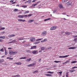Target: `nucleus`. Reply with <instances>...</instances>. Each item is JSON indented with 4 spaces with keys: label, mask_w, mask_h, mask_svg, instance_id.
<instances>
[{
    "label": "nucleus",
    "mask_w": 77,
    "mask_h": 77,
    "mask_svg": "<svg viewBox=\"0 0 77 77\" xmlns=\"http://www.w3.org/2000/svg\"><path fill=\"white\" fill-rule=\"evenodd\" d=\"M47 31H44L42 32L41 35L42 36H45L47 35Z\"/></svg>",
    "instance_id": "f257e3e1"
},
{
    "label": "nucleus",
    "mask_w": 77,
    "mask_h": 77,
    "mask_svg": "<svg viewBox=\"0 0 77 77\" xmlns=\"http://www.w3.org/2000/svg\"><path fill=\"white\" fill-rule=\"evenodd\" d=\"M30 41H31V42H35L36 41V40L35 39V38L33 37H31L30 38Z\"/></svg>",
    "instance_id": "f03ea898"
},
{
    "label": "nucleus",
    "mask_w": 77,
    "mask_h": 77,
    "mask_svg": "<svg viewBox=\"0 0 77 77\" xmlns=\"http://www.w3.org/2000/svg\"><path fill=\"white\" fill-rule=\"evenodd\" d=\"M32 53L34 54H37L38 53V51L37 50H34L32 51Z\"/></svg>",
    "instance_id": "7ed1b4c3"
},
{
    "label": "nucleus",
    "mask_w": 77,
    "mask_h": 77,
    "mask_svg": "<svg viewBox=\"0 0 77 77\" xmlns=\"http://www.w3.org/2000/svg\"><path fill=\"white\" fill-rule=\"evenodd\" d=\"M57 28V26H54L50 28L51 30H56V29Z\"/></svg>",
    "instance_id": "20e7f679"
},
{
    "label": "nucleus",
    "mask_w": 77,
    "mask_h": 77,
    "mask_svg": "<svg viewBox=\"0 0 77 77\" xmlns=\"http://www.w3.org/2000/svg\"><path fill=\"white\" fill-rule=\"evenodd\" d=\"M28 38H23L22 37H19L18 38V40L19 41H21L22 40H24V39H27Z\"/></svg>",
    "instance_id": "39448f33"
},
{
    "label": "nucleus",
    "mask_w": 77,
    "mask_h": 77,
    "mask_svg": "<svg viewBox=\"0 0 77 77\" xmlns=\"http://www.w3.org/2000/svg\"><path fill=\"white\" fill-rule=\"evenodd\" d=\"M69 55H66L65 56H59V58H64L65 57H68Z\"/></svg>",
    "instance_id": "423d86ee"
},
{
    "label": "nucleus",
    "mask_w": 77,
    "mask_h": 77,
    "mask_svg": "<svg viewBox=\"0 0 77 77\" xmlns=\"http://www.w3.org/2000/svg\"><path fill=\"white\" fill-rule=\"evenodd\" d=\"M40 2H40V1H39L35 4H32V6H33V7H35V6H36V5H38V4H39V3H40Z\"/></svg>",
    "instance_id": "0eeeda50"
},
{
    "label": "nucleus",
    "mask_w": 77,
    "mask_h": 77,
    "mask_svg": "<svg viewBox=\"0 0 77 77\" xmlns=\"http://www.w3.org/2000/svg\"><path fill=\"white\" fill-rule=\"evenodd\" d=\"M9 53L10 55H13V51L12 50H10L9 52Z\"/></svg>",
    "instance_id": "6e6552de"
},
{
    "label": "nucleus",
    "mask_w": 77,
    "mask_h": 77,
    "mask_svg": "<svg viewBox=\"0 0 77 77\" xmlns=\"http://www.w3.org/2000/svg\"><path fill=\"white\" fill-rule=\"evenodd\" d=\"M32 60V59H31V58H29V59H28L27 60H25L26 62H30V61H31Z\"/></svg>",
    "instance_id": "1a4fd4ad"
},
{
    "label": "nucleus",
    "mask_w": 77,
    "mask_h": 77,
    "mask_svg": "<svg viewBox=\"0 0 77 77\" xmlns=\"http://www.w3.org/2000/svg\"><path fill=\"white\" fill-rule=\"evenodd\" d=\"M77 48V46H76L75 47H70V48H68V49L74 50V49H75V48Z\"/></svg>",
    "instance_id": "9d476101"
},
{
    "label": "nucleus",
    "mask_w": 77,
    "mask_h": 77,
    "mask_svg": "<svg viewBox=\"0 0 77 77\" xmlns=\"http://www.w3.org/2000/svg\"><path fill=\"white\" fill-rule=\"evenodd\" d=\"M18 18L20 19L23 18V15H19L18 16Z\"/></svg>",
    "instance_id": "9b49d317"
},
{
    "label": "nucleus",
    "mask_w": 77,
    "mask_h": 77,
    "mask_svg": "<svg viewBox=\"0 0 77 77\" xmlns=\"http://www.w3.org/2000/svg\"><path fill=\"white\" fill-rule=\"evenodd\" d=\"M33 21H34V20H29L28 21V23H31Z\"/></svg>",
    "instance_id": "f8f14e48"
},
{
    "label": "nucleus",
    "mask_w": 77,
    "mask_h": 77,
    "mask_svg": "<svg viewBox=\"0 0 77 77\" xmlns=\"http://www.w3.org/2000/svg\"><path fill=\"white\" fill-rule=\"evenodd\" d=\"M7 59H8V60H12L14 59V58H11L9 57H7Z\"/></svg>",
    "instance_id": "ddd939ff"
},
{
    "label": "nucleus",
    "mask_w": 77,
    "mask_h": 77,
    "mask_svg": "<svg viewBox=\"0 0 77 77\" xmlns=\"http://www.w3.org/2000/svg\"><path fill=\"white\" fill-rule=\"evenodd\" d=\"M16 42V40H13L11 42H9V43H14Z\"/></svg>",
    "instance_id": "4468645a"
},
{
    "label": "nucleus",
    "mask_w": 77,
    "mask_h": 77,
    "mask_svg": "<svg viewBox=\"0 0 77 77\" xmlns=\"http://www.w3.org/2000/svg\"><path fill=\"white\" fill-rule=\"evenodd\" d=\"M45 75L46 76H48V77H51V76H52V75L50 74H45Z\"/></svg>",
    "instance_id": "2eb2a0df"
},
{
    "label": "nucleus",
    "mask_w": 77,
    "mask_h": 77,
    "mask_svg": "<svg viewBox=\"0 0 77 77\" xmlns=\"http://www.w3.org/2000/svg\"><path fill=\"white\" fill-rule=\"evenodd\" d=\"M67 1H68V0H62V2L63 3H65Z\"/></svg>",
    "instance_id": "dca6fc26"
},
{
    "label": "nucleus",
    "mask_w": 77,
    "mask_h": 77,
    "mask_svg": "<svg viewBox=\"0 0 77 77\" xmlns=\"http://www.w3.org/2000/svg\"><path fill=\"white\" fill-rule=\"evenodd\" d=\"M75 71V70L73 69V70H69V72H74Z\"/></svg>",
    "instance_id": "f3484780"
},
{
    "label": "nucleus",
    "mask_w": 77,
    "mask_h": 77,
    "mask_svg": "<svg viewBox=\"0 0 77 77\" xmlns=\"http://www.w3.org/2000/svg\"><path fill=\"white\" fill-rule=\"evenodd\" d=\"M71 4H72L71 2H67V3H66V4L68 5H71Z\"/></svg>",
    "instance_id": "a211bd4d"
},
{
    "label": "nucleus",
    "mask_w": 77,
    "mask_h": 77,
    "mask_svg": "<svg viewBox=\"0 0 77 77\" xmlns=\"http://www.w3.org/2000/svg\"><path fill=\"white\" fill-rule=\"evenodd\" d=\"M51 20V18H50L48 19H45L44 20L45 21H48V20Z\"/></svg>",
    "instance_id": "6ab92c4d"
},
{
    "label": "nucleus",
    "mask_w": 77,
    "mask_h": 77,
    "mask_svg": "<svg viewBox=\"0 0 77 77\" xmlns=\"http://www.w3.org/2000/svg\"><path fill=\"white\" fill-rule=\"evenodd\" d=\"M36 63L35 62L34 63H32V64H31V66H33Z\"/></svg>",
    "instance_id": "aec40b11"
},
{
    "label": "nucleus",
    "mask_w": 77,
    "mask_h": 77,
    "mask_svg": "<svg viewBox=\"0 0 77 77\" xmlns=\"http://www.w3.org/2000/svg\"><path fill=\"white\" fill-rule=\"evenodd\" d=\"M65 34H66L67 35H70V34H71V33H70L69 32H65Z\"/></svg>",
    "instance_id": "412c9836"
},
{
    "label": "nucleus",
    "mask_w": 77,
    "mask_h": 77,
    "mask_svg": "<svg viewBox=\"0 0 77 77\" xmlns=\"http://www.w3.org/2000/svg\"><path fill=\"white\" fill-rule=\"evenodd\" d=\"M58 6L59 7H60V8H63V6H62V5L61 4H60Z\"/></svg>",
    "instance_id": "4be33fe9"
},
{
    "label": "nucleus",
    "mask_w": 77,
    "mask_h": 77,
    "mask_svg": "<svg viewBox=\"0 0 77 77\" xmlns=\"http://www.w3.org/2000/svg\"><path fill=\"white\" fill-rule=\"evenodd\" d=\"M15 64H17V65H21V63L20 62H16L15 63Z\"/></svg>",
    "instance_id": "5701e85b"
},
{
    "label": "nucleus",
    "mask_w": 77,
    "mask_h": 77,
    "mask_svg": "<svg viewBox=\"0 0 77 77\" xmlns=\"http://www.w3.org/2000/svg\"><path fill=\"white\" fill-rule=\"evenodd\" d=\"M0 63H2V62H5V60L2 59L0 60Z\"/></svg>",
    "instance_id": "b1692460"
},
{
    "label": "nucleus",
    "mask_w": 77,
    "mask_h": 77,
    "mask_svg": "<svg viewBox=\"0 0 77 77\" xmlns=\"http://www.w3.org/2000/svg\"><path fill=\"white\" fill-rule=\"evenodd\" d=\"M77 61L76 60L73 61H72L71 63H77Z\"/></svg>",
    "instance_id": "393cba45"
},
{
    "label": "nucleus",
    "mask_w": 77,
    "mask_h": 77,
    "mask_svg": "<svg viewBox=\"0 0 77 77\" xmlns=\"http://www.w3.org/2000/svg\"><path fill=\"white\" fill-rule=\"evenodd\" d=\"M8 51H5V55H8Z\"/></svg>",
    "instance_id": "a878e982"
},
{
    "label": "nucleus",
    "mask_w": 77,
    "mask_h": 77,
    "mask_svg": "<svg viewBox=\"0 0 77 77\" xmlns=\"http://www.w3.org/2000/svg\"><path fill=\"white\" fill-rule=\"evenodd\" d=\"M0 38L1 39H5L6 38V37L5 36H0Z\"/></svg>",
    "instance_id": "bb28decb"
},
{
    "label": "nucleus",
    "mask_w": 77,
    "mask_h": 77,
    "mask_svg": "<svg viewBox=\"0 0 77 77\" xmlns=\"http://www.w3.org/2000/svg\"><path fill=\"white\" fill-rule=\"evenodd\" d=\"M38 71H39L38 70H36L34 71H33L32 72H33V73H36V72H38Z\"/></svg>",
    "instance_id": "cd10ccee"
},
{
    "label": "nucleus",
    "mask_w": 77,
    "mask_h": 77,
    "mask_svg": "<svg viewBox=\"0 0 77 77\" xmlns=\"http://www.w3.org/2000/svg\"><path fill=\"white\" fill-rule=\"evenodd\" d=\"M43 39V38H39V39H37L35 41H41V40H42Z\"/></svg>",
    "instance_id": "c85d7f7f"
},
{
    "label": "nucleus",
    "mask_w": 77,
    "mask_h": 77,
    "mask_svg": "<svg viewBox=\"0 0 77 77\" xmlns=\"http://www.w3.org/2000/svg\"><path fill=\"white\" fill-rule=\"evenodd\" d=\"M54 62H55V63H59L61 62V61H59L55 60L54 61Z\"/></svg>",
    "instance_id": "c756f323"
},
{
    "label": "nucleus",
    "mask_w": 77,
    "mask_h": 77,
    "mask_svg": "<svg viewBox=\"0 0 77 77\" xmlns=\"http://www.w3.org/2000/svg\"><path fill=\"white\" fill-rule=\"evenodd\" d=\"M26 59V57H22L21 58H20V59Z\"/></svg>",
    "instance_id": "7c9ffc66"
},
{
    "label": "nucleus",
    "mask_w": 77,
    "mask_h": 77,
    "mask_svg": "<svg viewBox=\"0 0 77 77\" xmlns=\"http://www.w3.org/2000/svg\"><path fill=\"white\" fill-rule=\"evenodd\" d=\"M41 49L42 50V51H44L45 50V48L44 47H42L41 48Z\"/></svg>",
    "instance_id": "2f4dec72"
},
{
    "label": "nucleus",
    "mask_w": 77,
    "mask_h": 77,
    "mask_svg": "<svg viewBox=\"0 0 77 77\" xmlns=\"http://www.w3.org/2000/svg\"><path fill=\"white\" fill-rule=\"evenodd\" d=\"M47 73L48 74H53V72L51 71H49Z\"/></svg>",
    "instance_id": "473e14b6"
},
{
    "label": "nucleus",
    "mask_w": 77,
    "mask_h": 77,
    "mask_svg": "<svg viewBox=\"0 0 77 77\" xmlns=\"http://www.w3.org/2000/svg\"><path fill=\"white\" fill-rule=\"evenodd\" d=\"M39 43H40V41H38L36 42H35L34 44H39Z\"/></svg>",
    "instance_id": "72a5a7b5"
},
{
    "label": "nucleus",
    "mask_w": 77,
    "mask_h": 77,
    "mask_svg": "<svg viewBox=\"0 0 77 77\" xmlns=\"http://www.w3.org/2000/svg\"><path fill=\"white\" fill-rule=\"evenodd\" d=\"M26 52L28 53H32V52H31V51H30L27 50V51H26Z\"/></svg>",
    "instance_id": "f704fd0d"
},
{
    "label": "nucleus",
    "mask_w": 77,
    "mask_h": 77,
    "mask_svg": "<svg viewBox=\"0 0 77 77\" xmlns=\"http://www.w3.org/2000/svg\"><path fill=\"white\" fill-rule=\"evenodd\" d=\"M5 28L2 27L0 29V30H5Z\"/></svg>",
    "instance_id": "c9c22d12"
},
{
    "label": "nucleus",
    "mask_w": 77,
    "mask_h": 77,
    "mask_svg": "<svg viewBox=\"0 0 77 77\" xmlns=\"http://www.w3.org/2000/svg\"><path fill=\"white\" fill-rule=\"evenodd\" d=\"M21 7H22V8H27V5H22L21 6Z\"/></svg>",
    "instance_id": "e433bc0d"
},
{
    "label": "nucleus",
    "mask_w": 77,
    "mask_h": 77,
    "mask_svg": "<svg viewBox=\"0 0 77 77\" xmlns=\"http://www.w3.org/2000/svg\"><path fill=\"white\" fill-rule=\"evenodd\" d=\"M28 13H29V11H26L24 14H28Z\"/></svg>",
    "instance_id": "4c0bfd02"
},
{
    "label": "nucleus",
    "mask_w": 77,
    "mask_h": 77,
    "mask_svg": "<svg viewBox=\"0 0 77 77\" xmlns=\"http://www.w3.org/2000/svg\"><path fill=\"white\" fill-rule=\"evenodd\" d=\"M18 53V52H17V51H14V52L13 51V55L14 54H16V53Z\"/></svg>",
    "instance_id": "58836bf2"
},
{
    "label": "nucleus",
    "mask_w": 77,
    "mask_h": 77,
    "mask_svg": "<svg viewBox=\"0 0 77 77\" xmlns=\"http://www.w3.org/2000/svg\"><path fill=\"white\" fill-rule=\"evenodd\" d=\"M18 11V9H14V12H17V11Z\"/></svg>",
    "instance_id": "ea45409f"
},
{
    "label": "nucleus",
    "mask_w": 77,
    "mask_h": 77,
    "mask_svg": "<svg viewBox=\"0 0 77 77\" xmlns=\"http://www.w3.org/2000/svg\"><path fill=\"white\" fill-rule=\"evenodd\" d=\"M28 1L29 3V4L30 3H32V1H31V0H29Z\"/></svg>",
    "instance_id": "a19ab883"
},
{
    "label": "nucleus",
    "mask_w": 77,
    "mask_h": 77,
    "mask_svg": "<svg viewBox=\"0 0 77 77\" xmlns=\"http://www.w3.org/2000/svg\"><path fill=\"white\" fill-rule=\"evenodd\" d=\"M27 17V15H23V18H24H24H26V17Z\"/></svg>",
    "instance_id": "79ce46f5"
},
{
    "label": "nucleus",
    "mask_w": 77,
    "mask_h": 77,
    "mask_svg": "<svg viewBox=\"0 0 77 77\" xmlns=\"http://www.w3.org/2000/svg\"><path fill=\"white\" fill-rule=\"evenodd\" d=\"M32 14H30L28 15L27 17H31V16H32Z\"/></svg>",
    "instance_id": "37998d69"
},
{
    "label": "nucleus",
    "mask_w": 77,
    "mask_h": 77,
    "mask_svg": "<svg viewBox=\"0 0 77 77\" xmlns=\"http://www.w3.org/2000/svg\"><path fill=\"white\" fill-rule=\"evenodd\" d=\"M11 37H14L15 36V34H11Z\"/></svg>",
    "instance_id": "c03bdc74"
},
{
    "label": "nucleus",
    "mask_w": 77,
    "mask_h": 77,
    "mask_svg": "<svg viewBox=\"0 0 77 77\" xmlns=\"http://www.w3.org/2000/svg\"><path fill=\"white\" fill-rule=\"evenodd\" d=\"M56 12V9H55L53 11V13L54 14V13H55Z\"/></svg>",
    "instance_id": "a18cd8bd"
},
{
    "label": "nucleus",
    "mask_w": 77,
    "mask_h": 77,
    "mask_svg": "<svg viewBox=\"0 0 77 77\" xmlns=\"http://www.w3.org/2000/svg\"><path fill=\"white\" fill-rule=\"evenodd\" d=\"M47 41V38H45L43 40V41H44V42H46V41Z\"/></svg>",
    "instance_id": "49530a36"
},
{
    "label": "nucleus",
    "mask_w": 77,
    "mask_h": 77,
    "mask_svg": "<svg viewBox=\"0 0 77 77\" xmlns=\"http://www.w3.org/2000/svg\"><path fill=\"white\" fill-rule=\"evenodd\" d=\"M16 77H20V75H16Z\"/></svg>",
    "instance_id": "de8ad7c7"
},
{
    "label": "nucleus",
    "mask_w": 77,
    "mask_h": 77,
    "mask_svg": "<svg viewBox=\"0 0 77 77\" xmlns=\"http://www.w3.org/2000/svg\"><path fill=\"white\" fill-rule=\"evenodd\" d=\"M4 50H3V48H2L1 49H0V51H3Z\"/></svg>",
    "instance_id": "09e8293b"
},
{
    "label": "nucleus",
    "mask_w": 77,
    "mask_h": 77,
    "mask_svg": "<svg viewBox=\"0 0 77 77\" xmlns=\"http://www.w3.org/2000/svg\"><path fill=\"white\" fill-rule=\"evenodd\" d=\"M5 33H6V32H1V34H2L3 35H4V34H5Z\"/></svg>",
    "instance_id": "8fccbe9b"
},
{
    "label": "nucleus",
    "mask_w": 77,
    "mask_h": 77,
    "mask_svg": "<svg viewBox=\"0 0 77 77\" xmlns=\"http://www.w3.org/2000/svg\"><path fill=\"white\" fill-rule=\"evenodd\" d=\"M18 20L19 21H22V19H18Z\"/></svg>",
    "instance_id": "3c124183"
},
{
    "label": "nucleus",
    "mask_w": 77,
    "mask_h": 77,
    "mask_svg": "<svg viewBox=\"0 0 77 77\" xmlns=\"http://www.w3.org/2000/svg\"><path fill=\"white\" fill-rule=\"evenodd\" d=\"M60 74V75H61V74L62 73V72H58Z\"/></svg>",
    "instance_id": "603ef678"
},
{
    "label": "nucleus",
    "mask_w": 77,
    "mask_h": 77,
    "mask_svg": "<svg viewBox=\"0 0 77 77\" xmlns=\"http://www.w3.org/2000/svg\"><path fill=\"white\" fill-rule=\"evenodd\" d=\"M73 41H77V38H75Z\"/></svg>",
    "instance_id": "864d4df0"
},
{
    "label": "nucleus",
    "mask_w": 77,
    "mask_h": 77,
    "mask_svg": "<svg viewBox=\"0 0 77 77\" xmlns=\"http://www.w3.org/2000/svg\"><path fill=\"white\" fill-rule=\"evenodd\" d=\"M27 66L28 67H30L31 66V64H30L29 65H27Z\"/></svg>",
    "instance_id": "5fc2aeb1"
},
{
    "label": "nucleus",
    "mask_w": 77,
    "mask_h": 77,
    "mask_svg": "<svg viewBox=\"0 0 77 77\" xmlns=\"http://www.w3.org/2000/svg\"><path fill=\"white\" fill-rule=\"evenodd\" d=\"M77 35H75L72 37L73 38H77Z\"/></svg>",
    "instance_id": "6e6d98bb"
},
{
    "label": "nucleus",
    "mask_w": 77,
    "mask_h": 77,
    "mask_svg": "<svg viewBox=\"0 0 77 77\" xmlns=\"http://www.w3.org/2000/svg\"><path fill=\"white\" fill-rule=\"evenodd\" d=\"M22 21H23V22H24L26 21V20H25L22 19Z\"/></svg>",
    "instance_id": "4d7b16f0"
},
{
    "label": "nucleus",
    "mask_w": 77,
    "mask_h": 77,
    "mask_svg": "<svg viewBox=\"0 0 77 77\" xmlns=\"http://www.w3.org/2000/svg\"><path fill=\"white\" fill-rule=\"evenodd\" d=\"M66 77H68V73H67L66 75Z\"/></svg>",
    "instance_id": "13d9d810"
},
{
    "label": "nucleus",
    "mask_w": 77,
    "mask_h": 77,
    "mask_svg": "<svg viewBox=\"0 0 77 77\" xmlns=\"http://www.w3.org/2000/svg\"><path fill=\"white\" fill-rule=\"evenodd\" d=\"M68 62H69V60H68L66 62H65L64 63H67Z\"/></svg>",
    "instance_id": "bf43d9fd"
},
{
    "label": "nucleus",
    "mask_w": 77,
    "mask_h": 77,
    "mask_svg": "<svg viewBox=\"0 0 77 77\" xmlns=\"http://www.w3.org/2000/svg\"><path fill=\"white\" fill-rule=\"evenodd\" d=\"M4 50H5V51H7L6 50V49L5 47H4Z\"/></svg>",
    "instance_id": "052dcab7"
},
{
    "label": "nucleus",
    "mask_w": 77,
    "mask_h": 77,
    "mask_svg": "<svg viewBox=\"0 0 77 77\" xmlns=\"http://www.w3.org/2000/svg\"><path fill=\"white\" fill-rule=\"evenodd\" d=\"M12 48H8V49L9 50H11V49H12Z\"/></svg>",
    "instance_id": "680f3d73"
},
{
    "label": "nucleus",
    "mask_w": 77,
    "mask_h": 77,
    "mask_svg": "<svg viewBox=\"0 0 77 77\" xmlns=\"http://www.w3.org/2000/svg\"><path fill=\"white\" fill-rule=\"evenodd\" d=\"M8 37H9V38H11V35H9Z\"/></svg>",
    "instance_id": "e2e57ef3"
},
{
    "label": "nucleus",
    "mask_w": 77,
    "mask_h": 77,
    "mask_svg": "<svg viewBox=\"0 0 77 77\" xmlns=\"http://www.w3.org/2000/svg\"><path fill=\"white\" fill-rule=\"evenodd\" d=\"M34 48V47H33V46L31 47V49H33Z\"/></svg>",
    "instance_id": "0e129e2a"
},
{
    "label": "nucleus",
    "mask_w": 77,
    "mask_h": 77,
    "mask_svg": "<svg viewBox=\"0 0 77 77\" xmlns=\"http://www.w3.org/2000/svg\"><path fill=\"white\" fill-rule=\"evenodd\" d=\"M41 60V59H40L38 60V62H40Z\"/></svg>",
    "instance_id": "69168bd1"
},
{
    "label": "nucleus",
    "mask_w": 77,
    "mask_h": 77,
    "mask_svg": "<svg viewBox=\"0 0 77 77\" xmlns=\"http://www.w3.org/2000/svg\"><path fill=\"white\" fill-rule=\"evenodd\" d=\"M10 2L11 3H12V2H14V0H11Z\"/></svg>",
    "instance_id": "338daca9"
},
{
    "label": "nucleus",
    "mask_w": 77,
    "mask_h": 77,
    "mask_svg": "<svg viewBox=\"0 0 77 77\" xmlns=\"http://www.w3.org/2000/svg\"><path fill=\"white\" fill-rule=\"evenodd\" d=\"M12 77H16V75H12Z\"/></svg>",
    "instance_id": "774afa93"
}]
</instances>
